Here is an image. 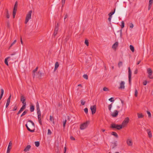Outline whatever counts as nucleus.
<instances>
[{"instance_id": "obj_1", "label": "nucleus", "mask_w": 153, "mask_h": 153, "mask_svg": "<svg viewBox=\"0 0 153 153\" xmlns=\"http://www.w3.org/2000/svg\"><path fill=\"white\" fill-rule=\"evenodd\" d=\"M25 126L29 131L31 132H34L35 125L32 120H28L27 123L26 124Z\"/></svg>"}, {"instance_id": "obj_2", "label": "nucleus", "mask_w": 153, "mask_h": 153, "mask_svg": "<svg viewBox=\"0 0 153 153\" xmlns=\"http://www.w3.org/2000/svg\"><path fill=\"white\" fill-rule=\"evenodd\" d=\"M26 97L23 95L21 94L20 97V101L23 104V105L20 109V113L25 109L26 107Z\"/></svg>"}, {"instance_id": "obj_3", "label": "nucleus", "mask_w": 153, "mask_h": 153, "mask_svg": "<svg viewBox=\"0 0 153 153\" xmlns=\"http://www.w3.org/2000/svg\"><path fill=\"white\" fill-rule=\"evenodd\" d=\"M123 126L122 125L116 124L115 123H112L111 125L110 128L113 129L115 128L117 130H120L122 129Z\"/></svg>"}, {"instance_id": "obj_4", "label": "nucleus", "mask_w": 153, "mask_h": 153, "mask_svg": "<svg viewBox=\"0 0 153 153\" xmlns=\"http://www.w3.org/2000/svg\"><path fill=\"white\" fill-rule=\"evenodd\" d=\"M89 123V122L88 121H87L84 123L81 124L80 126V129L81 130H83L85 129L87 127Z\"/></svg>"}, {"instance_id": "obj_5", "label": "nucleus", "mask_w": 153, "mask_h": 153, "mask_svg": "<svg viewBox=\"0 0 153 153\" xmlns=\"http://www.w3.org/2000/svg\"><path fill=\"white\" fill-rule=\"evenodd\" d=\"M32 10H30L28 12V14H27L25 22V23L27 24L28 22L29 19L31 18V15L32 13Z\"/></svg>"}, {"instance_id": "obj_6", "label": "nucleus", "mask_w": 153, "mask_h": 153, "mask_svg": "<svg viewBox=\"0 0 153 153\" xmlns=\"http://www.w3.org/2000/svg\"><path fill=\"white\" fill-rule=\"evenodd\" d=\"M147 72L148 74V77L150 79H153V75H152V71L151 68L147 69Z\"/></svg>"}, {"instance_id": "obj_7", "label": "nucleus", "mask_w": 153, "mask_h": 153, "mask_svg": "<svg viewBox=\"0 0 153 153\" xmlns=\"http://www.w3.org/2000/svg\"><path fill=\"white\" fill-rule=\"evenodd\" d=\"M128 73L129 83V85H131V76L132 73L129 67L128 68Z\"/></svg>"}, {"instance_id": "obj_8", "label": "nucleus", "mask_w": 153, "mask_h": 153, "mask_svg": "<svg viewBox=\"0 0 153 153\" xmlns=\"http://www.w3.org/2000/svg\"><path fill=\"white\" fill-rule=\"evenodd\" d=\"M90 109L92 112V114H94L96 112L97 106L96 105L91 106L90 107Z\"/></svg>"}, {"instance_id": "obj_9", "label": "nucleus", "mask_w": 153, "mask_h": 153, "mask_svg": "<svg viewBox=\"0 0 153 153\" xmlns=\"http://www.w3.org/2000/svg\"><path fill=\"white\" fill-rule=\"evenodd\" d=\"M129 120V119L128 117H126L122 123V126H124L127 125L128 123Z\"/></svg>"}, {"instance_id": "obj_10", "label": "nucleus", "mask_w": 153, "mask_h": 153, "mask_svg": "<svg viewBox=\"0 0 153 153\" xmlns=\"http://www.w3.org/2000/svg\"><path fill=\"white\" fill-rule=\"evenodd\" d=\"M42 76V73L40 71H39L37 73V74L36 75V78H38L39 79H40L41 78Z\"/></svg>"}, {"instance_id": "obj_11", "label": "nucleus", "mask_w": 153, "mask_h": 153, "mask_svg": "<svg viewBox=\"0 0 153 153\" xmlns=\"http://www.w3.org/2000/svg\"><path fill=\"white\" fill-rule=\"evenodd\" d=\"M125 82L123 81H121L120 84V87H119V89H124L125 88Z\"/></svg>"}, {"instance_id": "obj_12", "label": "nucleus", "mask_w": 153, "mask_h": 153, "mask_svg": "<svg viewBox=\"0 0 153 153\" xmlns=\"http://www.w3.org/2000/svg\"><path fill=\"white\" fill-rule=\"evenodd\" d=\"M118 113V111L117 110H115L114 111V112H113L112 114V116L113 117H116Z\"/></svg>"}, {"instance_id": "obj_13", "label": "nucleus", "mask_w": 153, "mask_h": 153, "mask_svg": "<svg viewBox=\"0 0 153 153\" xmlns=\"http://www.w3.org/2000/svg\"><path fill=\"white\" fill-rule=\"evenodd\" d=\"M127 143L129 146H131L132 145V140L130 139H128L127 140Z\"/></svg>"}, {"instance_id": "obj_14", "label": "nucleus", "mask_w": 153, "mask_h": 153, "mask_svg": "<svg viewBox=\"0 0 153 153\" xmlns=\"http://www.w3.org/2000/svg\"><path fill=\"white\" fill-rule=\"evenodd\" d=\"M41 115L40 114L38 115V119L39 122L41 125H42V122L41 118Z\"/></svg>"}, {"instance_id": "obj_15", "label": "nucleus", "mask_w": 153, "mask_h": 153, "mask_svg": "<svg viewBox=\"0 0 153 153\" xmlns=\"http://www.w3.org/2000/svg\"><path fill=\"white\" fill-rule=\"evenodd\" d=\"M5 14L6 17L7 19H9L10 18V16L8 12V11L7 9H6L5 10Z\"/></svg>"}, {"instance_id": "obj_16", "label": "nucleus", "mask_w": 153, "mask_h": 153, "mask_svg": "<svg viewBox=\"0 0 153 153\" xmlns=\"http://www.w3.org/2000/svg\"><path fill=\"white\" fill-rule=\"evenodd\" d=\"M118 43L117 42H116L112 46V48L114 49H116L118 47Z\"/></svg>"}, {"instance_id": "obj_17", "label": "nucleus", "mask_w": 153, "mask_h": 153, "mask_svg": "<svg viewBox=\"0 0 153 153\" xmlns=\"http://www.w3.org/2000/svg\"><path fill=\"white\" fill-rule=\"evenodd\" d=\"M30 148L31 146L30 145H28L24 149V151L25 152L28 151Z\"/></svg>"}, {"instance_id": "obj_18", "label": "nucleus", "mask_w": 153, "mask_h": 153, "mask_svg": "<svg viewBox=\"0 0 153 153\" xmlns=\"http://www.w3.org/2000/svg\"><path fill=\"white\" fill-rule=\"evenodd\" d=\"M146 131L148 133L149 137V138L151 137H152V134L150 129H147L146 130Z\"/></svg>"}, {"instance_id": "obj_19", "label": "nucleus", "mask_w": 153, "mask_h": 153, "mask_svg": "<svg viewBox=\"0 0 153 153\" xmlns=\"http://www.w3.org/2000/svg\"><path fill=\"white\" fill-rule=\"evenodd\" d=\"M38 69V67H37L35 69H34L33 72V78H34L35 76V73L37 71Z\"/></svg>"}, {"instance_id": "obj_20", "label": "nucleus", "mask_w": 153, "mask_h": 153, "mask_svg": "<svg viewBox=\"0 0 153 153\" xmlns=\"http://www.w3.org/2000/svg\"><path fill=\"white\" fill-rule=\"evenodd\" d=\"M34 110V107L33 105H31L30 107V112H32Z\"/></svg>"}, {"instance_id": "obj_21", "label": "nucleus", "mask_w": 153, "mask_h": 153, "mask_svg": "<svg viewBox=\"0 0 153 153\" xmlns=\"http://www.w3.org/2000/svg\"><path fill=\"white\" fill-rule=\"evenodd\" d=\"M59 66V64L58 62H56L55 64L54 71H55Z\"/></svg>"}, {"instance_id": "obj_22", "label": "nucleus", "mask_w": 153, "mask_h": 153, "mask_svg": "<svg viewBox=\"0 0 153 153\" xmlns=\"http://www.w3.org/2000/svg\"><path fill=\"white\" fill-rule=\"evenodd\" d=\"M130 49L133 52H134V46L131 45H130L129 46Z\"/></svg>"}, {"instance_id": "obj_23", "label": "nucleus", "mask_w": 153, "mask_h": 153, "mask_svg": "<svg viewBox=\"0 0 153 153\" xmlns=\"http://www.w3.org/2000/svg\"><path fill=\"white\" fill-rule=\"evenodd\" d=\"M111 134L115 137L116 138H118V136L117 134L115 132L113 131L112 132Z\"/></svg>"}, {"instance_id": "obj_24", "label": "nucleus", "mask_w": 153, "mask_h": 153, "mask_svg": "<svg viewBox=\"0 0 153 153\" xmlns=\"http://www.w3.org/2000/svg\"><path fill=\"white\" fill-rule=\"evenodd\" d=\"M137 116L139 118H142L144 116L142 113H137Z\"/></svg>"}, {"instance_id": "obj_25", "label": "nucleus", "mask_w": 153, "mask_h": 153, "mask_svg": "<svg viewBox=\"0 0 153 153\" xmlns=\"http://www.w3.org/2000/svg\"><path fill=\"white\" fill-rule=\"evenodd\" d=\"M115 9H114V10L113 11L111 12H110L109 14V17H112V16L114 14L115 12Z\"/></svg>"}, {"instance_id": "obj_26", "label": "nucleus", "mask_w": 153, "mask_h": 153, "mask_svg": "<svg viewBox=\"0 0 153 153\" xmlns=\"http://www.w3.org/2000/svg\"><path fill=\"white\" fill-rule=\"evenodd\" d=\"M9 58H10V57H8L5 59L4 60V63L7 66L8 65V59Z\"/></svg>"}, {"instance_id": "obj_27", "label": "nucleus", "mask_w": 153, "mask_h": 153, "mask_svg": "<svg viewBox=\"0 0 153 153\" xmlns=\"http://www.w3.org/2000/svg\"><path fill=\"white\" fill-rule=\"evenodd\" d=\"M59 25L58 24H57V25L56 26H55L54 30L55 31H58L59 30Z\"/></svg>"}, {"instance_id": "obj_28", "label": "nucleus", "mask_w": 153, "mask_h": 153, "mask_svg": "<svg viewBox=\"0 0 153 153\" xmlns=\"http://www.w3.org/2000/svg\"><path fill=\"white\" fill-rule=\"evenodd\" d=\"M28 111V110L26 109L22 114V115L21 116V117H22V116L25 115L27 113Z\"/></svg>"}, {"instance_id": "obj_29", "label": "nucleus", "mask_w": 153, "mask_h": 153, "mask_svg": "<svg viewBox=\"0 0 153 153\" xmlns=\"http://www.w3.org/2000/svg\"><path fill=\"white\" fill-rule=\"evenodd\" d=\"M35 146L36 147H38L39 146V144H40V143H39V141H36L35 142Z\"/></svg>"}, {"instance_id": "obj_30", "label": "nucleus", "mask_w": 153, "mask_h": 153, "mask_svg": "<svg viewBox=\"0 0 153 153\" xmlns=\"http://www.w3.org/2000/svg\"><path fill=\"white\" fill-rule=\"evenodd\" d=\"M120 104V101L119 100H116L115 102V105H119Z\"/></svg>"}, {"instance_id": "obj_31", "label": "nucleus", "mask_w": 153, "mask_h": 153, "mask_svg": "<svg viewBox=\"0 0 153 153\" xmlns=\"http://www.w3.org/2000/svg\"><path fill=\"white\" fill-rule=\"evenodd\" d=\"M113 144H114V146H113L112 148L114 149L115 147H116L117 146V141H116L114 143H113Z\"/></svg>"}, {"instance_id": "obj_32", "label": "nucleus", "mask_w": 153, "mask_h": 153, "mask_svg": "<svg viewBox=\"0 0 153 153\" xmlns=\"http://www.w3.org/2000/svg\"><path fill=\"white\" fill-rule=\"evenodd\" d=\"M103 90L105 91H109L108 88L106 87H104L103 88Z\"/></svg>"}, {"instance_id": "obj_33", "label": "nucleus", "mask_w": 153, "mask_h": 153, "mask_svg": "<svg viewBox=\"0 0 153 153\" xmlns=\"http://www.w3.org/2000/svg\"><path fill=\"white\" fill-rule=\"evenodd\" d=\"M123 65V62L121 61H120L118 63V65L119 68H120V66H122Z\"/></svg>"}, {"instance_id": "obj_34", "label": "nucleus", "mask_w": 153, "mask_h": 153, "mask_svg": "<svg viewBox=\"0 0 153 153\" xmlns=\"http://www.w3.org/2000/svg\"><path fill=\"white\" fill-rule=\"evenodd\" d=\"M85 44L87 46H88L89 45V42L88 41L87 39H85Z\"/></svg>"}, {"instance_id": "obj_35", "label": "nucleus", "mask_w": 153, "mask_h": 153, "mask_svg": "<svg viewBox=\"0 0 153 153\" xmlns=\"http://www.w3.org/2000/svg\"><path fill=\"white\" fill-rule=\"evenodd\" d=\"M125 26V23L123 21L121 22V27L122 28H124Z\"/></svg>"}, {"instance_id": "obj_36", "label": "nucleus", "mask_w": 153, "mask_h": 153, "mask_svg": "<svg viewBox=\"0 0 153 153\" xmlns=\"http://www.w3.org/2000/svg\"><path fill=\"white\" fill-rule=\"evenodd\" d=\"M137 94H138V91L136 89H135V94H134V96L135 97H137Z\"/></svg>"}, {"instance_id": "obj_37", "label": "nucleus", "mask_w": 153, "mask_h": 153, "mask_svg": "<svg viewBox=\"0 0 153 153\" xmlns=\"http://www.w3.org/2000/svg\"><path fill=\"white\" fill-rule=\"evenodd\" d=\"M11 97V94H10V96H9V97L8 98V99H7V102H10V100Z\"/></svg>"}, {"instance_id": "obj_38", "label": "nucleus", "mask_w": 153, "mask_h": 153, "mask_svg": "<svg viewBox=\"0 0 153 153\" xmlns=\"http://www.w3.org/2000/svg\"><path fill=\"white\" fill-rule=\"evenodd\" d=\"M16 42V40H14V41L11 44L9 48H10Z\"/></svg>"}, {"instance_id": "obj_39", "label": "nucleus", "mask_w": 153, "mask_h": 153, "mask_svg": "<svg viewBox=\"0 0 153 153\" xmlns=\"http://www.w3.org/2000/svg\"><path fill=\"white\" fill-rule=\"evenodd\" d=\"M65 0H62V7H63L65 3Z\"/></svg>"}, {"instance_id": "obj_40", "label": "nucleus", "mask_w": 153, "mask_h": 153, "mask_svg": "<svg viewBox=\"0 0 153 153\" xmlns=\"http://www.w3.org/2000/svg\"><path fill=\"white\" fill-rule=\"evenodd\" d=\"M12 143L11 141H10L9 143L8 147H10V148H12Z\"/></svg>"}, {"instance_id": "obj_41", "label": "nucleus", "mask_w": 153, "mask_h": 153, "mask_svg": "<svg viewBox=\"0 0 153 153\" xmlns=\"http://www.w3.org/2000/svg\"><path fill=\"white\" fill-rule=\"evenodd\" d=\"M83 78L86 79H88V76L87 74H84L83 76Z\"/></svg>"}, {"instance_id": "obj_42", "label": "nucleus", "mask_w": 153, "mask_h": 153, "mask_svg": "<svg viewBox=\"0 0 153 153\" xmlns=\"http://www.w3.org/2000/svg\"><path fill=\"white\" fill-rule=\"evenodd\" d=\"M67 122L66 120H65L63 122V127L64 128L65 127V124Z\"/></svg>"}, {"instance_id": "obj_43", "label": "nucleus", "mask_w": 153, "mask_h": 153, "mask_svg": "<svg viewBox=\"0 0 153 153\" xmlns=\"http://www.w3.org/2000/svg\"><path fill=\"white\" fill-rule=\"evenodd\" d=\"M52 134V132L50 129H48L47 134L48 135H51Z\"/></svg>"}, {"instance_id": "obj_44", "label": "nucleus", "mask_w": 153, "mask_h": 153, "mask_svg": "<svg viewBox=\"0 0 153 153\" xmlns=\"http://www.w3.org/2000/svg\"><path fill=\"white\" fill-rule=\"evenodd\" d=\"M11 149V148H10V147H8L7 153H10Z\"/></svg>"}, {"instance_id": "obj_45", "label": "nucleus", "mask_w": 153, "mask_h": 153, "mask_svg": "<svg viewBox=\"0 0 153 153\" xmlns=\"http://www.w3.org/2000/svg\"><path fill=\"white\" fill-rule=\"evenodd\" d=\"M84 111L86 114H88V108H85L84 109Z\"/></svg>"}, {"instance_id": "obj_46", "label": "nucleus", "mask_w": 153, "mask_h": 153, "mask_svg": "<svg viewBox=\"0 0 153 153\" xmlns=\"http://www.w3.org/2000/svg\"><path fill=\"white\" fill-rule=\"evenodd\" d=\"M50 120L51 121H53L54 120L53 117L51 116H50Z\"/></svg>"}, {"instance_id": "obj_47", "label": "nucleus", "mask_w": 153, "mask_h": 153, "mask_svg": "<svg viewBox=\"0 0 153 153\" xmlns=\"http://www.w3.org/2000/svg\"><path fill=\"white\" fill-rule=\"evenodd\" d=\"M85 103V101H83L82 100H81V103L82 105H84Z\"/></svg>"}, {"instance_id": "obj_48", "label": "nucleus", "mask_w": 153, "mask_h": 153, "mask_svg": "<svg viewBox=\"0 0 153 153\" xmlns=\"http://www.w3.org/2000/svg\"><path fill=\"white\" fill-rule=\"evenodd\" d=\"M37 110H40L38 102H37L36 103Z\"/></svg>"}, {"instance_id": "obj_49", "label": "nucleus", "mask_w": 153, "mask_h": 153, "mask_svg": "<svg viewBox=\"0 0 153 153\" xmlns=\"http://www.w3.org/2000/svg\"><path fill=\"white\" fill-rule=\"evenodd\" d=\"M108 100L111 102H113L114 101L113 97H111Z\"/></svg>"}, {"instance_id": "obj_50", "label": "nucleus", "mask_w": 153, "mask_h": 153, "mask_svg": "<svg viewBox=\"0 0 153 153\" xmlns=\"http://www.w3.org/2000/svg\"><path fill=\"white\" fill-rule=\"evenodd\" d=\"M147 114H148L149 117H151V114L150 112L148 111H147Z\"/></svg>"}, {"instance_id": "obj_51", "label": "nucleus", "mask_w": 153, "mask_h": 153, "mask_svg": "<svg viewBox=\"0 0 153 153\" xmlns=\"http://www.w3.org/2000/svg\"><path fill=\"white\" fill-rule=\"evenodd\" d=\"M7 27L8 28H10V24L9 22L8 21L7 22Z\"/></svg>"}, {"instance_id": "obj_52", "label": "nucleus", "mask_w": 153, "mask_h": 153, "mask_svg": "<svg viewBox=\"0 0 153 153\" xmlns=\"http://www.w3.org/2000/svg\"><path fill=\"white\" fill-rule=\"evenodd\" d=\"M17 6H18V2L17 1H16L15 2L14 7L17 8Z\"/></svg>"}, {"instance_id": "obj_53", "label": "nucleus", "mask_w": 153, "mask_h": 153, "mask_svg": "<svg viewBox=\"0 0 153 153\" xmlns=\"http://www.w3.org/2000/svg\"><path fill=\"white\" fill-rule=\"evenodd\" d=\"M134 27L133 24L132 23H130L129 25V27L130 28H132Z\"/></svg>"}, {"instance_id": "obj_54", "label": "nucleus", "mask_w": 153, "mask_h": 153, "mask_svg": "<svg viewBox=\"0 0 153 153\" xmlns=\"http://www.w3.org/2000/svg\"><path fill=\"white\" fill-rule=\"evenodd\" d=\"M112 107V104H110L108 106V108L109 110H111V108Z\"/></svg>"}, {"instance_id": "obj_55", "label": "nucleus", "mask_w": 153, "mask_h": 153, "mask_svg": "<svg viewBox=\"0 0 153 153\" xmlns=\"http://www.w3.org/2000/svg\"><path fill=\"white\" fill-rule=\"evenodd\" d=\"M37 110V115L40 114L41 115V112L40 110Z\"/></svg>"}, {"instance_id": "obj_56", "label": "nucleus", "mask_w": 153, "mask_h": 153, "mask_svg": "<svg viewBox=\"0 0 153 153\" xmlns=\"http://www.w3.org/2000/svg\"><path fill=\"white\" fill-rule=\"evenodd\" d=\"M153 0H149V4L152 5L153 3Z\"/></svg>"}, {"instance_id": "obj_57", "label": "nucleus", "mask_w": 153, "mask_h": 153, "mask_svg": "<svg viewBox=\"0 0 153 153\" xmlns=\"http://www.w3.org/2000/svg\"><path fill=\"white\" fill-rule=\"evenodd\" d=\"M17 8L14 7L13 12L16 13L17 11Z\"/></svg>"}, {"instance_id": "obj_58", "label": "nucleus", "mask_w": 153, "mask_h": 153, "mask_svg": "<svg viewBox=\"0 0 153 153\" xmlns=\"http://www.w3.org/2000/svg\"><path fill=\"white\" fill-rule=\"evenodd\" d=\"M57 32L58 31H54L53 35L54 37L56 35L57 33Z\"/></svg>"}, {"instance_id": "obj_59", "label": "nucleus", "mask_w": 153, "mask_h": 153, "mask_svg": "<svg viewBox=\"0 0 153 153\" xmlns=\"http://www.w3.org/2000/svg\"><path fill=\"white\" fill-rule=\"evenodd\" d=\"M68 17V15H67V14H66L65 17H64V22H65V19L67 18Z\"/></svg>"}, {"instance_id": "obj_60", "label": "nucleus", "mask_w": 153, "mask_h": 153, "mask_svg": "<svg viewBox=\"0 0 153 153\" xmlns=\"http://www.w3.org/2000/svg\"><path fill=\"white\" fill-rule=\"evenodd\" d=\"M147 82L145 80V81H144L143 82V85H146L147 84Z\"/></svg>"}, {"instance_id": "obj_61", "label": "nucleus", "mask_w": 153, "mask_h": 153, "mask_svg": "<svg viewBox=\"0 0 153 153\" xmlns=\"http://www.w3.org/2000/svg\"><path fill=\"white\" fill-rule=\"evenodd\" d=\"M10 102H7L6 105V108H7L8 107V106H9V105L10 104Z\"/></svg>"}, {"instance_id": "obj_62", "label": "nucleus", "mask_w": 153, "mask_h": 153, "mask_svg": "<svg viewBox=\"0 0 153 153\" xmlns=\"http://www.w3.org/2000/svg\"><path fill=\"white\" fill-rule=\"evenodd\" d=\"M138 72V70L137 69H136L134 71V74H137Z\"/></svg>"}, {"instance_id": "obj_63", "label": "nucleus", "mask_w": 153, "mask_h": 153, "mask_svg": "<svg viewBox=\"0 0 153 153\" xmlns=\"http://www.w3.org/2000/svg\"><path fill=\"white\" fill-rule=\"evenodd\" d=\"M152 5L149 4V6H148V10H149L150 9L151 7H152Z\"/></svg>"}, {"instance_id": "obj_64", "label": "nucleus", "mask_w": 153, "mask_h": 153, "mask_svg": "<svg viewBox=\"0 0 153 153\" xmlns=\"http://www.w3.org/2000/svg\"><path fill=\"white\" fill-rule=\"evenodd\" d=\"M70 139L71 140H75V138L73 136H71L70 137Z\"/></svg>"}]
</instances>
